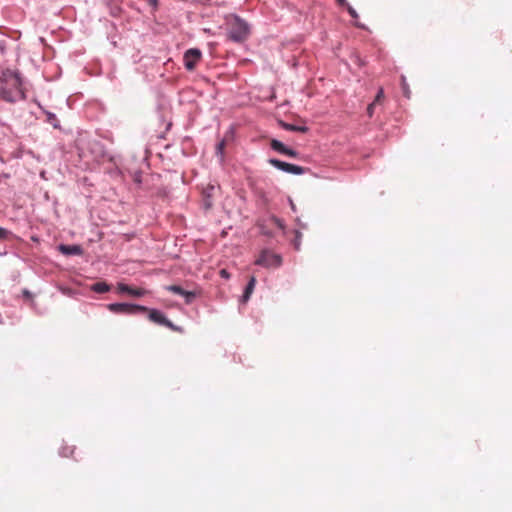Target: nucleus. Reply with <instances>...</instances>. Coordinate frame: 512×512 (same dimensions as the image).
Returning a JSON list of instances; mask_svg holds the SVG:
<instances>
[{"label":"nucleus","mask_w":512,"mask_h":512,"mask_svg":"<svg viewBox=\"0 0 512 512\" xmlns=\"http://www.w3.org/2000/svg\"><path fill=\"white\" fill-rule=\"evenodd\" d=\"M375 102H372L371 104H369V106L367 107V113L368 115L371 117L373 115V111H374V107H375Z\"/></svg>","instance_id":"25"},{"label":"nucleus","mask_w":512,"mask_h":512,"mask_svg":"<svg viewBox=\"0 0 512 512\" xmlns=\"http://www.w3.org/2000/svg\"><path fill=\"white\" fill-rule=\"evenodd\" d=\"M277 234L289 240L296 251L300 250L302 237L300 231L293 229L292 226H277Z\"/></svg>","instance_id":"4"},{"label":"nucleus","mask_w":512,"mask_h":512,"mask_svg":"<svg viewBox=\"0 0 512 512\" xmlns=\"http://www.w3.org/2000/svg\"><path fill=\"white\" fill-rule=\"evenodd\" d=\"M0 96L3 100L7 102H16L18 100H22L25 98V94L23 90H12L8 86L4 84V86L0 89Z\"/></svg>","instance_id":"10"},{"label":"nucleus","mask_w":512,"mask_h":512,"mask_svg":"<svg viewBox=\"0 0 512 512\" xmlns=\"http://www.w3.org/2000/svg\"><path fill=\"white\" fill-rule=\"evenodd\" d=\"M346 8H347V11L348 13L350 14V16L353 18V19H357L359 16H358V13L356 12V10L347 3V5H344Z\"/></svg>","instance_id":"20"},{"label":"nucleus","mask_w":512,"mask_h":512,"mask_svg":"<svg viewBox=\"0 0 512 512\" xmlns=\"http://www.w3.org/2000/svg\"><path fill=\"white\" fill-rule=\"evenodd\" d=\"M336 2H337V3H338V5H340V6L347 5V1H346V0H336Z\"/></svg>","instance_id":"29"},{"label":"nucleus","mask_w":512,"mask_h":512,"mask_svg":"<svg viewBox=\"0 0 512 512\" xmlns=\"http://www.w3.org/2000/svg\"><path fill=\"white\" fill-rule=\"evenodd\" d=\"M165 289L174 294L184 297L185 303L187 305L192 304L193 301L196 299V297L199 295L198 291H187L179 285H169V286H166Z\"/></svg>","instance_id":"9"},{"label":"nucleus","mask_w":512,"mask_h":512,"mask_svg":"<svg viewBox=\"0 0 512 512\" xmlns=\"http://www.w3.org/2000/svg\"><path fill=\"white\" fill-rule=\"evenodd\" d=\"M107 309L115 314L135 315L147 311V307L138 304L129 303H111L107 305Z\"/></svg>","instance_id":"3"},{"label":"nucleus","mask_w":512,"mask_h":512,"mask_svg":"<svg viewBox=\"0 0 512 512\" xmlns=\"http://www.w3.org/2000/svg\"><path fill=\"white\" fill-rule=\"evenodd\" d=\"M10 235V231L0 226V240L7 239Z\"/></svg>","instance_id":"21"},{"label":"nucleus","mask_w":512,"mask_h":512,"mask_svg":"<svg viewBox=\"0 0 512 512\" xmlns=\"http://www.w3.org/2000/svg\"><path fill=\"white\" fill-rule=\"evenodd\" d=\"M219 190V187L208 184L205 188L202 190V202L205 209H209L212 207L213 199L217 194V191Z\"/></svg>","instance_id":"11"},{"label":"nucleus","mask_w":512,"mask_h":512,"mask_svg":"<svg viewBox=\"0 0 512 512\" xmlns=\"http://www.w3.org/2000/svg\"><path fill=\"white\" fill-rule=\"evenodd\" d=\"M117 290L120 293H127V294H129L130 292H132V287H130L129 285L124 284V283H118Z\"/></svg>","instance_id":"18"},{"label":"nucleus","mask_w":512,"mask_h":512,"mask_svg":"<svg viewBox=\"0 0 512 512\" xmlns=\"http://www.w3.org/2000/svg\"><path fill=\"white\" fill-rule=\"evenodd\" d=\"M3 82L6 86H8L12 90H23L22 89V80L19 74L15 71L7 70L3 73Z\"/></svg>","instance_id":"8"},{"label":"nucleus","mask_w":512,"mask_h":512,"mask_svg":"<svg viewBox=\"0 0 512 512\" xmlns=\"http://www.w3.org/2000/svg\"><path fill=\"white\" fill-rule=\"evenodd\" d=\"M202 52L197 48L188 49L184 53V66L188 71H193L197 63L201 60Z\"/></svg>","instance_id":"7"},{"label":"nucleus","mask_w":512,"mask_h":512,"mask_svg":"<svg viewBox=\"0 0 512 512\" xmlns=\"http://www.w3.org/2000/svg\"><path fill=\"white\" fill-rule=\"evenodd\" d=\"M263 233L268 235L269 231L268 230H263Z\"/></svg>","instance_id":"31"},{"label":"nucleus","mask_w":512,"mask_h":512,"mask_svg":"<svg viewBox=\"0 0 512 512\" xmlns=\"http://www.w3.org/2000/svg\"><path fill=\"white\" fill-rule=\"evenodd\" d=\"M270 146L273 150H275L281 154H284L285 150L287 148L281 141L276 140V139L271 140Z\"/></svg>","instance_id":"15"},{"label":"nucleus","mask_w":512,"mask_h":512,"mask_svg":"<svg viewBox=\"0 0 512 512\" xmlns=\"http://www.w3.org/2000/svg\"><path fill=\"white\" fill-rule=\"evenodd\" d=\"M284 155H287V156H289V157H293V158H295V157H297V156H298V152H297V151H295V150H293V149H291V148H288V147H287V148H286V150H285Z\"/></svg>","instance_id":"23"},{"label":"nucleus","mask_w":512,"mask_h":512,"mask_svg":"<svg viewBox=\"0 0 512 512\" xmlns=\"http://www.w3.org/2000/svg\"><path fill=\"white\" fill-rule=\"evenodd\" d=\"M129 294L134 297H142L146 294V291L141 288H132V292H130Z\"/></svg>","instance_id":"19"},{"label":"nucleus","mask_w":512,"mask_h":512,"mask_svg":"<svg viewBox=\"0 0 512 512\" xmlns=\"http://www.w3.org/2000/svg\"><path fill=\"white\" fill-rule=\"evenodd\" d=\"M220 274H221V276H222L223 278H229V274H228V272H227L225 269H222V270L220 271Z\"/></svg>","instance_id":"27"},{"label":"nucleus","mask_w":512,"mask_h":512,"mask_svg":"<svg viewBox=\"0 0 512 512\" xmlns=\"http://www.w3.org/2000/svg\"><path fill=\"white\" fill-rule=\"evenodd\" d=\"M283 259L280 254L273 253L269 249H263L257 259L254 261L255 265L264 268H279L282 266Z\"/></svg>","instance_id":"2"},{"label":"nucleus","mask_w":512,"mask_h":512,"mask_svg":"<svg viewBox=\"0 0 512 512\" xmlns=\"http://www.w3.org/2000/svg\"><path fill=\"white\" fill-rule=\"evenodd\" d=\"M383 98L384 91L382 88H380L373 102H375V104L380 103Z\"/></svg>","instance_id":"22"},{"label":"nucleus","mask_w":512,"mask_h":512,"mask_svg":"<svg viewBox=\"0 0 512 512\" xmlns=\"http://www.w3.org/2000/svg\"><path fill=\"white\" fill-rule=\"evenodd\" d=\"M249 34V25L244 20L240 19L239 17H234L229 22L228 37L230 40L237 43H242L248 38Z\"/></svg>","instance_id":"1"},{"label":"nucleus","mask_w":512,"mask_h":512,"mask_svg":"<svg viewBox=\"0 0 512 512\" xmlns=\"http://www.w3.org/2000/svg\"><path fill=\"white\" fill-rule=\"evenodd\" d=\"M268 163L270 165L274 166L275 168H277L281 171H284L286 173H289V174L302 175L306 171V169L302 166L287 163V162H284V161H281V160H278L275 158L269 159Z\"/></svg>","instance_id":"6"},{"label":"nucleus","mask_w":512,"mask_h":512,"mask_svg":"<svg viewBox=\"0 0 512 512\" xmlns=\"http://www.w3.org/2000/svg\"><path fill=\"white\" fill-rule=\"evenodd\" d=\"M224 148H225V141L222 140L221 142L218 143V145L216 147L217 153L222 155Z\"/></svg>","instance_id":"24"},{"label":"nucleus","mask_w":512,"mask_h":512,"mask_svg":"<svg viewBox=\"0 0 512 512\" xmlns=\"http://www.w3.org/2000/svg\"><path fill=\"white\" fill-rule=\"evenodd\" d=\"M22 293H23V296H24L25 298H27V299H30V298L32 297L31 292H30L29 290H27V289H24V290L22 291Z\"/></svg>","instance_id":"26"},{"label":"nucleus","mask_w":512,"mask_h":512,"mask_svg":"<svg viewBox=\"0 0 512 512\" xmlns=\"http://www.w3.org/2000/svg\"><path fill=\"white\" fill-rule=\"evenodd\" d=\"M149 3L156 6L157 5V0H149Z\"/></svg>","instance_id":"30"},{"label":"nucleus","mask_w":512,"mask_h":512,"mask_svg":"<svg viewBox=\"0 0 512 512\" xmlns=\"http://www.w3.org/2000/svg\"><path fill=\"white\" fill-rule=\"evenodd\" d=\"M91 291L95 293H106L111 290V285L106 283L105 281L95 282L90 287Z\"/></svg>","instance_id":"14"},{"label":"nucleus","mask_w":512,"mask_h":512,"mask_svg":"<svg viewBox=\"0 0 512 512\" xmlns=\"http://www.w3.org/2000/svg\"><path fill=\"white\" fill-rule=\"evenodd\" d=\"M401 87H402L404 95L407 98H409L410 97V90H409L408 84L406 82V78L404 76H401Z\"/></svg>","instance_id":"17"},{"label":"nucleus","mask_w":512,"mask_h":512,"mask_svg":"<svg viewBox=\"0 0 512 512\" xmlns=\"http://www.w3.org/2000/svg\"><path fill=\"white\" fill-rule=\"evenodd\" d=\"M282 126L284 127V129L288 130V131H295V132H306L308 129L307 127L305 126H296V125H293V124H287V123H283Z\"/></svg>","instance_id":"16"},{"label":"nucleus","mask_w":512,"mask_h":512,"mask_svg":"<svg viewBox=\"0 0 512 512\" xmlns=\"http://www.w3.org/2000/svg\"><path fill=\"white\" fill-rule=\"evenodd\" d=\"M58 250L66 256H80L83 254V249L80 245H66L60 244Z\"/></svg>","instance_id":"12"},{"label":"nucleus","mask_w":512,"mask_h":512,"mask_svg":"<svg viewBox=\"0 0 512 512\" xmlns=\"http://www.w3.org/2000/svg\"><path fill=\"white\" fill-rule=\"evenodd\" d=\"M148 312V318L150 321L158 324V325H161V326H165L173 331H180L181 328L174 325L169 319L166 318V316L159 310L157 309H148L147 308V311Z\"/></svg>","instance_id":"5"},{"label":"nucleus","mask_w":512,"mask_h":512,"mask_svg":"<svg viewBox=\"0 0 512 512\" xmlns=\"http://www.w3.org/2000/svg\"><path fill=\"white\" fill-rule=\"evenodd\" d=\"M2 254H3V253H2V252H0V255H2Z\"/></svg>","instance_id":"32"},{"label":"nucleus","mask_w":512,"mask_h":512,"mask_svg":"<svg viewBox=\"0 0 512 512\" xmlns=\"http://www.w3.org/2000/svg\"><path fill=\"white\" fill-rule=\"evenodd\" d=\"M67 453H68V449H67V448H62V449L60 450V455H61V456H68V454H67Z\"/></svg>","instance_id":"28"},{"label":"nucleus","mask_w":512,"mask_h":512,"mask_svg":"<svg viewBox=\"0 0 512 512\" xmlns=\"http://www.w3.org/2000/svg\"><path fill=\"white\" fill-rule=\"evenodd\" d=\"M255 285H256V278L252 276L250 278L249 282L247 283L244 293L242 295V298H241L242 302L245 303L249 300L251 294L254 291Z\"/></svg>","instance_id":"13"}]
</instances>
